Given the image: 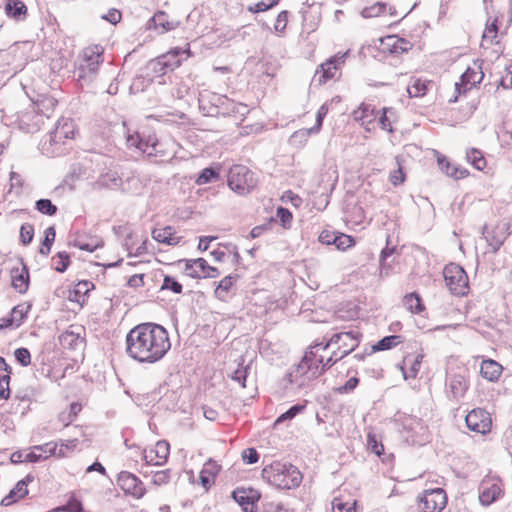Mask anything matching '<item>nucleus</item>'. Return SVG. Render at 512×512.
I'll return each instance as SVG.
<instances>
[{
	"instance_id": "obj_1",
	"label": "nucleus",
	"mask_w": 512,
	"mask_h": 512,
	"mask_svg": "<svg viewBox=\"0 0 512 512\" xmlns=\"http://www.w3.org/2000/svg\"><path fill=\"white\" fill-rule=\"evenodd\" d=\"M170 348L168 331L159 324L141 323L126 335V353L140 363H156Z\"/></svg>"
},
{
	"instance_id": "obj_2",
	"label": "nucleus",
	"mask_w": 512,
	"mask_h": 512,
	"mask_svg": "<svg viewBox=\"0 0 512 512\" xmlns=\"http://www.w3.org/2000/svg\"><path fill=\"white\" fill-rule=\"evenodd\" d=\"M330 345L331 343L328 341L311 346L290 374V382L296 383L299 387L304 386L307 382L321 376L326 369L332 367L338 360H341L339 350L332 352L328 358L323 355Z\"/></svg>"
},
{
	"instance_id": "obj_3",
	"label": "nucleus",
	"mask_w": 512,
	"mask_h": 512,
	"mask_svg": "<svg viewBox=\"0 0 512 512\" xmlns=\"http://www.w3.org/2000/svg\"><path fill=\"white\" fill-rule=\"evenodd\" d=\"M262 478L280 489L298 487L302 481V475L296 466L278 461L263 468Z\"/></svg>"
},
{
	"instance_id": "obj_4",
	"label": "nucleus",
	"mask_w": 512,
	"mask_h": 512,
	"mask_svg": "<svg viewBox=\"0 0 512 512\" xmlns=\"http://www.w3.org/2000/svg\"><path fill=\"white\" fill-rule=\"evenodd\" d=\"M102 55L103 49L98 45L86 47L82 51L75 71L78 81L90 83L96 78L99 67L103 62Z\"/></svg>"
},
{
	"instance_id": "obj_5",
	"label": "nucleus",
	"mask_w": 512,
	"mask_h": 512,
	"mask_svg": "<svg viewBox=\"0 0 512 512\" xmlns=\"http://www.w3.org/2000/svg\"><path fill=\"white\" fill-rule=\"evenodd\" d=\"M254 173L244 165H234L228 173V186L239 195L250 193L256 186Z\"/></svg>"
},
{
	"instance_id": "obj_6",
	"label": "nucleus",
	"mask_w": 512,
	"mask_h": 512,
	"mask_svg": "<svg viewBox=\"0 0 512 512\" xmlns=\"http://www.w3.org/2000/svg\"><path fill=\"white\" fill-rule=\"evenodd\" d=\"M443 277L452 294L463 296L468 292V276L461 266L454 263L446 265Z\"/></svg>"
},
{
	"instance_id": "obj_7",
	"label": "nucleus",
	"mask_w": 512,
	"mask_h": 512,
	"mask_svg": "<svg viewBox=\"0 0 512 512\" xmlns=\"http://www.w3.org/2000/svg\"><path fill=\"white\" fill-rule=\"evenodd\" d=\"M504 494L503 482L498 476H485L479 485V501L483 506H489Z\"/></svg>"
},
{
	"instance_id": "obj_8",
	"label": "nucleus",
	"mask_w": 512,
	"mask_h": 512,
	"mask_svg": "<svg viewBox=\"0 0 512 512\" xmlns=\"http://www.w3.org/2000/svg\"><path fill=\"white\" fill-rule=\"evenodd\" d=\"M346 56L347 52L338 53L322 63L316 70L313 81L322 85L340 76V70L345 63Z\"/></svg>"
},
{
	"instance_id": "obj_9",
	"label": "nucleus",
	"mask_w": 512,
	"mask_h": 512,
	"mask_svg": "<svg viewBox=\"0 0 512 512\" xmlns=\"http://www.w3.org/2000/svg\"><path fill=\"white\" fill-rule=\"evenodd\" d=\"M447 504V496L442 488L425 490L419 497V510L422 512H441Z\"/></svg>"
},
{
	"instance_id": "obj_10",
	"label": "nucleus",
	"mask_w": 512,
	"mask_h": 512,
	"mask_svg": "<svg viewBox=\"0 0 512 512\" xmlns=\"http://www.w3.org/2000/svg\"><path fill=\"white\" fill-rule=\"evenodd\" d=\"M179 263H184V273L191 278H215L218 276V270L210 265L204 258L182 259Z\"/></svg>"
},
{
	"instance_id": "obj_11",
	"label": "nucleus",
	"mask_w": 512,
	"mask_h": 512,
	"mask_svg": "<svg viewBox=\"0 0 512 512\" xmlns=\"http://www.w3.org/2000/svg\"><path fill=\"white\" fill-rule=\"evenodd\" d=\"M19 128L26 133H35L45 124L44 116L37 112V105H29L18 115Z\"/></svg>"
},
{
	"instance_id": "obj_12",
	"label": "nucleus",
	"mask_w": 512,
	"mask_h": 512,
	"mask_svg": "<svg viewBox=\"0 0 512 512\" xmlns=\"http://www.w3.org/2000/svg\"><path fill=\"white\" fill-rule=\"evenodd\" d=\"M117 484L125 494L131 495L136 499L142 498L146 493L143 482L136 475L127 471L119 473Z\"/></svg>"
},
{
	"instance_id": "obj_13",
	"label": "nucleus",
	"mask_w": 512,
	"mask_h": 512,
	"mask_svg": "<svg viewBox=\"0 0 512 512\" xmlns=\"http://www.w3.org/2000/svg\"><path fill=\"white\" fill-rule=\"evenodd\" d=\"M467 427L474 432L486 434L491 429V418L483 409H474L470 411L465 418Z\"/></svg>"
},
{
	"instance_id": "obj_14",
	"label": "nucleus",
	"mask_w": 512,
	"mask_h": 512,
	"mask_svg": "<svg viewBox=\"0 0 512 512\" xmlns=\"http://www.w3.org/2000/svg\"><path fill=\"white\" fill-rule=\"evenodd\" d=\"M484 78L481 63L475 61L472 67H468L461 76V82L455 83V90L460 94L461 88L463 92L470 90L475 85L481 83Z\"/></svg>"
},
{
	"instance_id": "obj_15",
	"label": "nucleus",
	"mask_w": 512,
	"mask_h": 512,
	"mask_svg": "<svg viewBox=\"0 0 512 512\" xmlns=\"http://www.w3.org/2000/svg\"><path fill=\"white\" fill-rule=\"evenodd\" d=\"M170 451V445L165 440H159L155 447L150 450L143 451V460L145 466L156 465L161 466L166 463Z\"/></svg>"
},
{
	"instance_id": "obj_16",
	"label": "nucleus",
	"mask_w": 512,
	"mask_h": 512,
	"mask_svg": "<svg viewBox=\"0 0 512 512\" xmlns=\"http://www.w3.org/2000/svg\"><path fill=\"white\" fill-rule=\"evenodd\" d=\"M469 388V382L464 375L453 374L447 380V397L449 400L458 403L464 398Z\"/></svg>"
},
{
	"instance_id": "obj_17",
	"label": "nucleus",
	"mask_w": 512,
	"mask_h": 512,
	"mask_svg": "<svg viewBox=\"0 0 512 512\" xmlns=\"http://www.w3.org/2000/svg\"><path fill=\"white\" fill-rule=\"evenodd\" d=\"M329 343L339 344V358H344L358 346V333L353 331L336 333L330 338Z\"/></svg>"
},
{
	"instance_id": "obj_18",
	"label": "nucleus",
	"mask_w": 512,
	"mask_h": 512,
	"mask_svg": "<svg viewBox=\"0 0 512 512\" xmlns=\"http://www.w3.org/2000/svg\"><path fill=\"white\" fill-rule=\"evenodd\" d=\"M232 497L242 507L243 512H255L256 502L260 499V494L252 488H237L233 491Z\"/></svg>"
},
{
	"instance_id": "obj_19",
	"label": "nucleus",
	"mask_w": 512,
	"mask_h": 512,
	"mask_svg": "<svg viewBox=\"0 0 512 512\" xmlns=\"http://www.w3.org/2000/svg\"><path fill=\"white\" fill-rule=\"evenodd\" d=\"M83 332L84 328L82 326H69V328L60 335V344L63 348L71 350L82 348L84 345V338L82 336Z\"/></svg>"
},
{
	"instance_id": "obj_20",
	"label": "nucleus",
	"mask_w": 512,
	"mask_h": 512,
	"mask_svg": "<svg viewBox=\"0 0 512 512\" xmlns=\"http://www.w3.org/2000/svg\"><path fill=\"white\" fill-rule=\"evenodd\" d=\"M483 236L488 245L492 248V252H497L507 238L506 224H498L493 228L484 226Z\"/></svg>"
},
{
	"instance_id": "obj_21",
	"label": "nucleus",
	"mask_w": 512,
	"mask_h": 512,
	"mask_svg": "<svg viewBox=\"0 0 512 512\" xmlns=\"http://www.w3.org/2000/svg\"><path fill=\"white\" fill-rule=\"evenodd\" d=\"M75 134V125L71 119H61L57 122L55 129L50 134V142L53 144L63 143L66 139H72Z\"/></svg>"
},
{
	"instance_id": "obj_22",
	"label": "nucleus",
	"mask_w": 512,
	"mask_h": 512,
	"mask_svg": "<svg viewBox=\"0 0 512 512\" xmlns=\"http://www.w3.org/2000/svg\"><path fill=\"white\" fill-rule=\"evenodd\" d=\"M33 480L34 477L28 474L25 478L18 481L15 487L10 491V493L1 500V505L9 506L18 499H21L24 496H26L28 494V484Z\"/></svg>"
},
{
	"instance_id": "obj_23",
	"label": "nucleus",
	"mask_w": 512,
	"mask_h": 512,
	"mask_svg": "<svg viewBox=\"0 0 512 512\" xmlns=\"http://www.w3.org/2000/svg\"><path fill=\"white\" fill-rule=\"evenodd\" d=\"M176 22L169 21L168 15L164 11H158L151 17L146 24L147 29H160V33H165L175 29Z\"/></svg>"
},
{
	"instance_id": "obj_24",
	"label": "nucleus",
	"mask_w": 512,
	"mask_h": 512,
	"mask_svg": "<svg viewBox=\"0 0 512 512\" xmlns=\"http://www.w3.org/2000/svg\"><path fill=\"white\" fill-rule=\"evenodd\" d=\"M383 49L388 51L390 54H402L407 52L411 45L404 38H399L397 36H388L382 40Z\"/></svg>"
},
{
	"instance_id": "obj_25",
	"label": "nucleus",
	"mask_w": 512,
	"mask_h": 512,
	"mask_svg": "<svg viewBox=\"0 0 512 512\" xmlns=\"http://www.w3.org/2000/svg\"><path fill=\"white\" fill-rule=\"evenodd\" d=\"M501 373H502V366L498 362H496L492 359H487V360L482 361L481 366H480V374L486 380H488L490 382H494V381L498 380Z\"/></svg>"
},
{
	"instance_id": "obj_26",
	"label": "nucleus",
	"mask_w": 512,
	"mask_h": 512,
	"mask_svg": "<svg viewBox=\"0 0 512 512\" xmlns=\"http://www.w3.org/2000/svg\"><path fill=\"white\" fill-rule=\"evenodd\" d=\"M5 12L8 17L22 21L27 15V6L21 0H6Z\"/></svg>"
},
{
	"instance_id": "obj_27",
	"label": "nucleus",
	"mask_w": 512,
	"mask_h": 512,
	"mask_svg": "<svg viewBox=\"0 0 512 512\" xmlns=\"http://www.w3.org/2000/svg\"><path fill=\"white\" fill-rule=\"evenodd\" d=\"M237 276L228 275L224 277L215 289V296L221 301H227L233 294V287Z\"/></svg>"
},
{
	"instance_id": "obj_28",
	"label": "nucleus",
	"mask_w": 512,
	"mask_h": 512,
	"mask_svg": "<svg viewBox=\"0 0 512 512\" xmlns=\"http://www.w3.org/2000/svg\"><path fill=\"white\" fill-rule=\"evenodd\" d=\"M432 81L423 80L419 77H411L407 86V92L410 97H422L426 95L429 87L432 85Z\"/></svg>"
},
{
	"instance_id": "obj_29",
	"label": "nucleus",
	"mask_w": 512,
	"mask_h": 512,
	"mask_svg": "<svg viewBox=\"0 0 512 512\" xmlns=\"http://www.w3.org/2000/svg\"><path fill=\"white\" fill-rule=\"evenodd\" d=\"M12 285L19 293H25L29 286V273L26 266L12 270Z\"/></svg>"
},
{
	"instance_id": "obj_30",
	"label": "nucleus",
	"mask_w": 512,
	"mask_h": 512,
	"mask_svg": "<svg viewBox=\"0 0 512 512\" xmlns=\"http://www.w3.org/2000/svg\"><path fill=\"white\" fill-rule=\"evenodd\" d=\"M354 120L360 122L361 125L368 126L376 119L374 108L369 105L362 103L358 109L353 112Z\"/></svg>"
},
{
	"instance_id": "obj_31",
	"label": "nucleus",
	"mask_w": 512,
	"mask_h": 512,
	"mask_svg": "<svg viewBox=\"0 0 512 512\" xmlns=\"http://www.w3.org/2000/svg\"><path fill=\"white\" fill-rule=\"evenodd\" d=\"M152 237L154 240L167 245H177L180 238L175 236L174 230L171 226H166L161 229H154L152 231Z\"/></svg>"
},
{
	"instance_id": "obj_32",
	"label": "nucleus",
	"mask_w": 512,
	"mask_h": 512,
	"mask_svg": "<svg viewBox=\"0 0 512 512\" xmlns=\"http://www.w3.org/2000/svg\"><path fill=\"white\" fill-rule=\"evenodd\" d=\"M31 105H37V112L44 116V121L48 120L53 113L57 100L49 96H41L37 101L32 102Z\"/></svg>"
},
{
	"instance_id": "obj_33",
	"label": "nucleus",
	"mask_w": 512,
	"mask_h": 512,
	"mask_svg": "<svg viewBox=\"0 0 512 512\" xmlns=\"http://www.w3.org/2000/svg\"><path fill=\"white\" fill-rule=\"evenodd\" d=\"M387 11L391 16L395 14V10L392 6H388L386 3L383 2H377L371 6L365 7L362 10L361 15L364 18H371L385 14Z\"/></svg>"
},
{
	"instance_id": "obj_34",
	"label": "nucleus",
	"mask_w": 512,
	"mask_h": 512,
	"mask_svg": "<svg viewBox=\"0 0 512 512\" xmlns=\"http://www.w3.org/2000/svg\"><path fill=\"white\" fill-rule=\"evenodd\" d=\"M437 161L439 168L447 176L453 177L455 179H462L467 175V171L465 169L458 168L457 166L451 164L444 156L438 157Z\"/></svg>"
},
{
	"instance_id": "obj_35",
	"label": "nucleus",
	"mask_w": 512,
	"mask_h": 512,
	"mask_svg": "<svg viewBox=\"0 0 512 512\" xmlns=\"http://www.w3.org/2000/svg\"><path fill=\"white\" fill-rule=\"evenodd\" d=\"M401 343V336L399 335H390L379 340L375 345H373L370 349V353H374L377 351H385L389 350Z\"/></svg>"
},
{
	"instance_id": "obj_36",
	"label": "nucleus",
	"mask_w": 512,
	"mask_h": 512,
	"mask_svg": "<svg viewBox=\"0 0 512 512\" xmlns=\"http://www.w3.org/2000/svg\"><path fill=\"white\" fill-rule=\"evenodd\" d=\"M147 69L152 73L154 77L163 76L168 71H170L169 64L167 65V61H164L159 56L149 61Z\"/></svg>"
},
{
	"instance_id": "obj_37",
	"label": "nucleus",
	"mask_w": 512,
	"mask_h": 512,
	"mask_svg": "<svg viewBox=\"0 0 512 512\" xmlns=\"http://www.w3.org/2000/svg\"><path fill=\"white\" fill-rule=\"evenodd\" d=\"M186 53L185 50L180 48H174L169 52L160 55L159 57L164 61H167V65L169 64L170 71H173L177 67L180 66L182 59L180 58V54Z\"/></svg>"
},
{
	"instance_id": "obj_38",
	"label": "nucleus",
	"mask_w": 512,
	"mask_h": 512,
	"mask_svg": "<svg viewBox=\"0 0 512 512\" xmlns=\"http://www.w3.org/2000/svg\"><path fill=\"white\" fill-rule=\"evenodd\" d=\"M30 308L31 306L29 304L21 303L11 310L9 315L13 317L14 325H16L17 328L24 322Z\"/></svg>"
},
{
	"instance_id": "obj_39",
	"label": "nucleus",
	"mask_w": 512,
	"mask_h": 512,
	"mask_svg": "<svg viewBox=\"0 0 512 512\" xmlns=\"http://www.w3.org/2000/svg\"><path fill=\"white\" fill-rule=\"evenodd\" d=\"M333 512H356V500L345 501L342 497H335L332 501Z\"/></svg>"
},
{
	"instance_id": "obj_40",
	"label": "nucleus",
	"mask_w": 512,
	"mask_h": 512,
	"mask_svg": "<svg viewBox=\"0 0 512 512\" xmlns=\"http://www.w3.org/2000/svg\"><path fill=\"white\" fill-rule=\"evenodd\" d=\"M55 237H56L55 228L53 226L46 228L45 237H44L42 245L39 249L40 254L47 256L50 253L51 246L53 245V243L55 241Z\"/></svg>"
},
{
	"instance_id": "obj_41",
	"label": "nucleus",
	"mask_w": 512,
	"mask_h": 512,
	"mask_svg": "<svg viewBox=\"0 0 512 512\" xmlns=\"http://www.w3.org/2000/svg\"><path fill=\"white\" fill-rule=\"evenodd\" d=\"M219 179V173L216 169L208 167L204 168L199 174L196 183L199 185H204L208 183L215 182Z\"/></svg>"
},
{
	"instance_id": "obj_42",
	"label": "nucleus",
	"mask_w": 512,
	"mask_h": 512,
	"mask_svg": "<svg viewBox=\"0 0 512 512\" xmlns=\"http://www.w3.org/2000/svg\"><path fill=\"white\" fill-rule=\"evenodd\" d=\"M404 305L412 313H419L424 308L421 303L420 297L415 293H411V294L405 296Z\"/></svg>"
},
{
	"instance_id": "obj_43",
	"label": "nucleus",
	"mask_w": 512,
	"mask_h": 512,
	"mask_svg": "<svg viewBox=\"0 0 512 512\" xmlns=\"http://www.w3.org/2000/svg\"><path fill=\"white\" fill-rule=\"evenodd\" d=\"M35 208L41 214L53 216L57 213V206L54 205L49 199H39L35 203Z\"/></svg>"
},
{
	"instance_id": "obj_44",
	"label": "nucleus",
	"mask_w": 512,
	"mask_h": 512,
	"mask_svg": "<svg viewBox=\"0 0 512 512\" xmlns=\"http://www.w3.org/2000/svg\"><path fill=\"white\" fill-rule=\"evenodd\" d=\"M467 160L478 170H483L486 166L485 158L477 149H471L467 152Z\"/></svg>"
},
{
	"instance_id": "obj_45",
	"label": "nucleus",
	"mask_w": 512,
	"mask_h": 512,
	"mask_svg": "<svg viewBox=\"0 0 512 512\" xmlns=\"http://www.w3.org/2000/svg\"><path fill=\"white\" fill-rule=\"evenodd\" d=\"M498 26H497V18H495L489 25L486 26L483 36H482V44L489 43L492 44L494 39L497 37Z\"/></svg>"
},
{
	"instance_id": "obj_46",
	"label": "nucleus",
	"mask_w": 512,
	"mask_h": 512,
	"mask_svg": "<svg viewBox=\"0 0 512 512\" xmlns=\"http://www.w3.org/2000/svg\"><path fill=\"white\" fill-rule=\"evenodd\" d=\"M55 261V270L58 272H65L70 263V256L67 252H58L57 255L53 258Z\"/></svg>"
},
{
	"instance_id": "obj_47",
	"label": "nucleus",
	"mask_w": 512,
	"mask_h": 512,
	"mask_svg": "<svg viewBox=\"0 0 512 512\" xmlns=\"http://www.w3.org/2000/svg\"><path fill=\"white\" fill-rule=\"evenodd\" d=\"M332 242L333 245H335L339 250L343 251L355 244L354 239L351 236L345 234H337L336 237H333Z\"/></svg>"
},
{
	"instance_id": "obj_48",
	"label": "nucleus",
	"mask_w": 512,
	"mask_h": 512,
	"mask_svg": "<svg viewBox=\"0 0 512 512\" xmlns=\"http://www.w3.org/2000/svg\"><path fill=\"white\" fill-rule=\"evenodd\" d=\"M304 405L296 404L290 407L286 412L282 413L275 421V425H278L286 420L293 419L297 414L303 411Z\"/></svg>"
},
{
	"instance_id": "obj_49",
	"label": "nucleus",
	"mask_w": 512,
	"mask_h": 512,
	"mask_svg": "<svg viewBox=\"0 0 512 512\" xmlns=\"http://www.w3.org/2000/svg\"><path fill=\"white\" fill-rule=\"evenodd\" d=\"M152 475V483L157 486L167 484L171 479V473L169 469L159 470V471H151Z\"/></svg>"
},
{
	"instance_id": "obj_50",
	"label": "nucleus",
	"mask_w": 512,
	"mask_h": 512,
	"mask_svg": "<svg viewBox=\"0 0 512 512\" xmlns=\"http://www.w3.org/2000/svg\"><path fill=\"white\" fill-rule=\"evenodd\" d=\"M162 290H171L175 294L182 292V285L172 276L166 275L161 286Z\"/></svg>"
},
{
	"instance_id": "obj_51",
	"label": "nucleus",
	"mask_w": 512,
	"mask_h": 512,
	"mask_svg": "<svg viewBox=\"0 0 512 512\" xmlns=\"http://www.w3.org/2000/svg\"><path fill=\"white\" fill-rule=\"evenodd\" d=\"M14 357L16 361L23 367H27L31 364V354L27 348H17L14 351Z\"/></svg>"
},
{
	"instance_id": "obj_52",
	"label": "nucleus",
	"mask_w": 512,
	"mask_h": 512,
	"mask_svg": "<svg viewBox=\"0 0 512 512\" xmlns=\"http://www.w3.org/2000/svg\"><path fill=\"white\" fill-rule=\"evenodd\" d=\"M34 227L32 224L25 223L20 228V241L23 245H28L33 240Z\"/></svg>"
},
{
	"instance_id": "obj_53",
	"label": "nucleus",
	"mask_w": 512,
	"mask_h": 512,
	"mask_svg": "<svg viewBox=\"0 0 512 512\" xmlns=\"http://www.w3.org/2000/svg\"><path fill=\"white\" fill-rule=\"evenodd\" d=\"M90 286H93V284L91 282H89V281H81V282H79L76 285L74 291L70 292L69 300H71V301H79L78 299H76V297L79 294H81V293H83V294L87 293L89 291V289H90Z\"/></svg>"
},
{
	"instance_id": "obj_54",
	"label": "nucleus",
	"mask_w": 512,
	"mask_h": 512,
	"mask_svg": "<svg viewBox=\"0 0 512 512\" xmlns=\"http://www.w3.org/2000/svg\"><path fill=\"white\" fill-rule=\"evenodd\" d=\"M277 2L278 0L260 1L254 4L253 6H249L248 10L253 13L264 12L273 7L274 5H276Z\"/></svg>"
},
{
	"instance_id": "obj_55",
	"label": "nucleus",
	"mask_w": 512,
	"mask_h": 512,
	"mask_svg": "<svg viewBox=\"0 0 512 512\" xmlns=\"http://www.w3.org/2000/svg\"><path fill=\"white\" fill-rule=\"evenodd\" d=\"M367 445L371 452L378 456H380L384 450L383 444L378 442L376 436L373 434H368Z\"/></svg>"
},
{
	"instance_id": "obj_56",
	"label": "nucleus",
	"mask_w": 512,
	"mask_h": 512,
	"mask_svg": "<svg viewBox=\"0 0 512 512\" xmlns=\"http://www.w3.org/2000/svg\"><path fill=\"white\" fill-rule=\"evenodd\" d=\"M327 113H328L327 105L326 104L321 105L320 108L317 111L316 123L311 128V130H310L311 132H318L321 129L323 120H324L325 116L327 115Z\"/></svg>"
},
{
	"instance_id": "obj_57",
	"label": "nucleus",
	"mask_w": 512,
	"mask_h": 512,
	"mask_svg": "<svg viewBox=\"0 0 512 512\" xmlns=\"http://www.w3.org/2000/svg\"><path fill=\"white\" fill-rule=\"evenodd\" d=\"M247 374H248V371H247V368L246 367H238L232 374L231 378L233 381L239 383L241 385V387H245V382H246V378H247Z\"/></svg>"
},
{
	"instance_id": "obj_58",
	"label": "nucleus",
	"mask_w": 512,
	"mask_h": 512,
	"mask_svg": "<svg viewBox=\"0 0 512 512\" xmlns=\"http://www.w3.org/2000/svg\"><path fill=\"white\" fill-rule=\"evenodd\" d=\"M151 151H149V157H152V156H155V157H160L161 160H164V158L167 156L165 151L162 149L163 147V143H161L160 141H158L157 139H153V141L151 142Z\"/></svg>"
},
{
	"instance_id": "obj_59",
	"label": "nucleus",
	"mask_w": 512,
	"mask_h": 512,
	"mask_svg": "<svg viewBox=\"0 0 512 512\" xmlns=\"http://www.w3.org/2000/svg\"><path fill=\"white\" fill-rule=\"evenodd\" d=\"M10 375H3L0 377V398L8 399L10 396Z\"/></svg>"
},
{
	"instance_id": "obj_60",
	"label": "nucleus",
	"mask_w": 512,
	"mask_h": 512,
	"mask_svg": "<svg viewBox=\"0 0 512 512\" xmlns=\"http://www.w3.org/2000/svg\"><path fill=\"white\" fill-rule=\"evenodd\" d=\"M242 459L247 464H254L259 460V454L255 448H247L242 452Z\"/></svg>"
},
{
	"instance_id": "obj_61",
	"label": "nucleus",
	"mask_w": 512,
	"mask_h": 512,
	"mask_svg": "<svg viewBox=\"0 0 512 512\" xmlns=\"http://www.w3.org/2000/svg\"><path fill=\"white\" fill-rule=\"evenodd\" d=\"M287 21H288V12L281 11L278 14L276 22L274 24V30L279 33L283 32L286 28Z\"/></svg>"
},
{
	"instance_id": "obj_62",
	"label": "nucleus",
	"mask_w": 512,
	"mask_h": 512,
	"mask_svg": "<svg viewBox=\"0 0 512 512\" xmlns=\"http://www.w3.org/2000/svg\"><path fill=\"white\" fill-rule=\"evenodd\" d=\"M276 215L284 227L290 225L292 221V213L287 208L278 207Z\"/></svg>"
},
{
	"instance_id": "obj_63",
	"label": "nucleus",
	"mask_w": 512,
	"mask_h": 512,
	"mask_svg": "<svg viewBox=\"0 0 512 512\" xmlns=\"http://www.w3.org/2000/svg\"><path fill=\"white\" fill-rule=\"evenodd\" d=\"M120 183L121 179L115 174H106L102 179V184L110 189L118 187Z\"/></svg>"
},
{
	"instance_id": "obj_64",
	"label": "nucleus",
	"mask_w": 512,
	"mask_h": 512,
	"mask_svg": "<svg viewBox=\"0 0 512 512\" xmlns=\"http://www.w3.org/2000/svg\"><path fill=\"white\" fill-rule=\"evenodd\" d=\"M219 470L220 466L215 461L209 460L204 464L202 472L214 478Z\"/></svg>"
}]
</instances>
